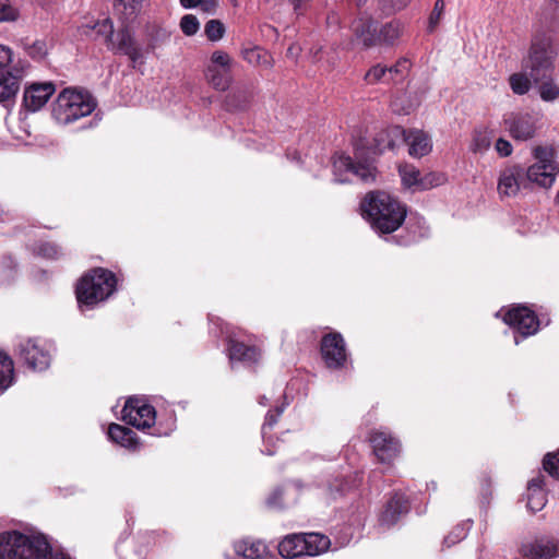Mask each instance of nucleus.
<instances>
[{
    "label": "nucleus",
    "mask_w": 559,
    "mask_h": 559,
    "mask_svg": "<svg viewBox=\"0 0 559 559\" xmlns=\"http://www.w3.org/2000/svg\"><path fill=\"white\" fill-rule=\"evenodd\" d=\"M235 551L245 559H262L266 554V546L260 540H240L235 544Z\"/></svg>",
    "instance_id": "obj_28"
},
{
    "label": "nucleus",
    "mask_w": 559,
    "mask_h": 559,
    "mask_svg": "<svg viewBox=\"0 0 559 559\" xmlns=\"http://www.w3.org/2000/svg\"><path fill=\"white\" fill-rule=\"evenodd\" d=\"M231 58L223 50H215L210 58L207 66H214L215 68L231 70Z\"/></svg>",
    "instance_id": "obj_42"
},
{
    "label": "nucleus",
    "mask_w": 559,
    "mask_h": 559,
    "mask_svg": "<svg viewBox=\"0 0 559 559\" xmlns=\"http://www.w3.org/2000/svg\"><path fill=\"white\" fill-rule=\"evenodd\" d=\"M491 141H492V131H490L488 128L475 129L472 134L469 150L474 154H484L491 146Z\"/></svg>",
    "instance_id": "obj_32"
},
{
    "label": "nucleus",
    "mask_w": 559,
    "mask_h": 559,
    "mask_svg": "<svg viewBox=\"0 0 559 559\" xmlns=\"http://www.w3.org/2000/svg\"><path fill=\"white\" fill-rule=\"evenodd\" d=\"M556 200H557V202H559V190H558V193L556 195Z\"/></svg>",
    "instance_id": "obj_62"
},
{
    "label": "nucleus",
    "mask_w": 559,
    "mask_h": 559,
    "mask_svg": "<svg viewBox=\"0 0 559 559\" xmlns=\"http://www.w3.org/2000/svg\"><path fill=\"white\" fill-rule=\"evenodd\" d=\"M357 2V5H361L362 3L366 2V0H355Z\"/></svg>",
    "instance_id": "obj_60"
},
{
    "label": "nucleus",
    "mask_w": 559,
    "mask_h": 559,
    "mask_svg": "<svg viewBox=\"0 0 559 559\" xmlns=\"http://www.w3.org/2000/svg\"><path fill=\"white\" fill-rule=\"evenodd\" d=\"M495 150L501 157H508L512 154L513 147L510 141L499 138L495 143Z\"/></svg>",
    "instance_id": "obj_50"
},
{
    "label": "nucleus",
    "mask_w": 559,
    "mask_h": 559,
    "mask_svg": "<svg viewBox=\"0 0 559 559\" xmlns=\"http://www.w3.org/2000/svg\"><path fill=\"white\" fill-rule=\"evenodd\" d=\"M306 549L302 533L288 535L278 545V552L284 558L305 556Z\"/></svg>",
    "instance_id": "obj_25"
},
{
    "label": "nucleus",
    "mask_w": 559,
    "mask_h": 559,
    "mask_svg": "<svg viewBox=\"0 0 559 559\" xmlns=\"http://www.w3.org/2000/svg\"><path fill=\"white\" fill-rule=\"evenodd\" d=\"M362 215L380 234H391L400 228L406 217V207L383 191L370 192L361 202Z\"/></svg>",
    "instance_id": "obj_1"
},
{
    "label": "nucleus",
    "mask_w": 559,
    "mask_h": 559,
    "mask_svg": "<svg viewBox=\"0 0 559 559\" xmlns=\"http://www.w3.org/2000/svg\"><path fill=\"white\" fill-rule=\"evenodd\" d=\"M524 168L520 165H513L504 168L498 179V193L501 198H513L518 195L522 187Z\"/></svg>",
    "instance_id": "obj_18"
},
{
    "label": "nucleus",
    "mask_w": 559,
    "mask_h": 559,
    "mask_svg": "<svg viewBox=\"0 0 559 559\" xmlns=\"http://www.w3.org/2000/svg\"><path fill=\"white\" fill-rule=\"evenodd\" d=\"M407 132L400 126H393L380 132L376 138L378 151L382 153L385 150H393L400 143L406 142Z\"/></svg>",
    "instance_id": "obj_23"
},
{
    "label": "nucleus",
    "mask_w": 559,
    "mask_h": 559,
    "mask_svg": "<svg viewBox=\"0 0 559 559\" xmlns=\"http://www.w3.org/2000/svg\"><path fill=\"white\" fill-rule=\"evenodd\" d=\"M242 58L252 66L270 68L272 66L271 56L260 47L246 48L241 52Z\"/></svg>",
    "instance_id": "obj_35"
},
{
    "label": "nucleus",
    "mask_w": 559,
    "mask_h": 559,
    "mask_svg": "<svg viewBox=\"0 0 559 559\" xmlns=\"http://www.w3.org/2000/svg\"><path fill=\"white\" fill-rule=\"evenodd\" d=\"M229 359L230 361H242V362H255L260 357V352L258 348L252 346H247L243 343L235 342L233 340L229 341Z\"/></svg>",
    "instance_id": "obj_26"
},
{
    "label": "nucleus",
    "mask_w": 559,
    "mask_h": 559,
    "mask_svg": "<svg viewBox=\"0 0 559 559\" xmlns=\"http://www.w3.org/2000/svg\"><path fill=\"white\" fill-rule=\"evenodd\" d=\"M506 130L516 141H528L542 128V117L534 111H513L503 116Z\"/></svg>",
    "instance_id": "obj_7"
},
{
    "label": "nucleus",
    "mask_w": 559,
    "mask_h": 559,
    "mask_svg": "<svg viewBox=\"0 0 559 559\" xmlns=\"http://www.w3.org/2000/svg\"><path fill=\"white\" fill-rule=\"evenodd\" d=\"M326 24L329 27H337L338 24H340V16L338 14L332 12L331 14L328 15L326 17Z\"/></svg>",
    "instance_id": "obj_56"
},
{
    "label": "nucleus",
    "mask_w": 559,
    "mask_h": 559,
    "mask_svg": "<svg viewBox=\"0 0 559 559\" xmlns=\"http://www.w3.org/2000/svg\"><path fill=\"white\" fill-rule=\"evenodd\" d=\"M230 72L231 70L207 66L205 69V78L209 84H211L215 90L226 91L231 83Z\"/></svg>",
    "instance_id": "obj_30"
},
{
    "label": "nucleus",
    "mask_w": 559,
    "mask_h": 559,
    "mask_svg": "<svg viewBox=\"0 0 559 559\" xmlns=\"http://www.w3.org/2000/svg\"><path fill=\"white\" fill-rule=\"evenodd\" d=\"M321 355L325 365L331 369L344 366L346 361V347L340 333H329L321 341Z\"/></svg>",
    "instance_id": "obj_15"
},
{
    "label": "nucleus",
    "mask_w": 559,
    "mask_h": 559,
    "mask_svg": "<svg viewBox=\"0 0 559 559\" xmlns=\"http://www.w3.org/2000/svg\"><path fill=\"white\" fill-rule=\"evenodd\" d=\"M122 419L138 429L145 430L152 428L156 420L155 408L139 399L127 401L122 409Z\"/></svg>",
    "instance_id": "obj_10"
},
{
    "label": "nucleus",
    "mask_w": 559,
    "mask_h": 559,
    "mask_svg": "<svg viewBox=\"0 0 559 559\" xmlns=\"http://www.w3.org/2000/svg\"><path fill=\"white\" fill-rule=\"evenodd\" d=\"M117 280L112 272L97 267L85 274L76 286L79 304L94 306L106 300L116 289Z\"/></svg>",
    "instance_id": "obj_5"
},
{
    "label": "nucleus",
    "mask_w": 559,
    "mask_h": 559,
    "mask_svg": "<svg viewBox=\"0 0 559 559\" xmlns=\"http://www.w3.org/2000/svg\"><path fill=\"white\" fill-rule=\"evenodd\" d=\"M544 476L539 475L530 480L527 487V508L532 512L540 511L546 504V495L543 490Z\"/></svg>",
    "instance_id": "obj_24"
},
{
    "label": "nucleus",
    "mask_w": 559,
    "mask_h": 559,
    "mask_svg": "<svg viewBox=\"0 0 559 559\" xmlns=\"http://www.w3.org/2000/svg\"><path fill=\"white\" fill-rule=\"evenodd\" d=\"M508 81L511 91L515 95L520 96L527 94L532 87V82H534L530 73L525 70L524 72H516L511 74Z\"/></svg>",
    "instance_id": "obj_34"
},
{
    "label": "nucleus",
    "mask_w": 559,
    "mask_h": 559,
    "mask_svg": "<svg viewBox=\"0 0 559 559\" xmlns=\"http://www.w3.org/2000/svg\"><path fill=\"white\" fill-rule=\"evenodd\" d=\"M107 47L115 52L128 56L133 62H136L142 57L140 48L135 45L133 37L127 28H121L116 35H112Z\"/></svg>",
    "instance_id": "obj_20"
},
{
    "label": "nucleus",
    "mask_w": 559,
    "mask_h": 559,
    "mask_svg": "<svg viewBox=\"0 0 559 559\" xmlns=\"http://www.w3.org/2000/svg\"><path fill=\"white\" fill-rule=\"evenodd\" d=\"M313 62H317V63H322L323 66H325L328 69H332L334 68V66L336 64V58L335 56H329L328 52L323 51L322 48H319L314 53H313Z\"/></svg>",
    "instance_id": "obj_48"
},
{
    "label": "nucleus",
    "mask_w": 559,
    "mask_h": 559,
    "mask_svg": "<svg viewBox=\"0 0 559 559\" xmlns=\"http://www.w3.org/2000/svg\"><path fill=\"white\" fill-rule=\"evenodd\" d=\"M26 68V63L17 61L10 68L0 69V104L3 107L9 108L14 105Z\"/></svg>",
    "instance_id": "obj_8"
},
{
    "label": "nucleus",
    "mask_w": 559,
    "mask_h": 559,
    "mask_svg": "<svg viewBox=\"0 0 559 559\" xmlns=\"http://www.w3.org/2000/svg\"><path fill=\"white\" fill-rule=\"evenodd\" d=\"M538 84V94L543 102L552 103L559 99V84L550 76L542 80Z\"/></svg>",
    "instance_id": "obj_36"
},
{
    "label": "nucleus",
    "mask_w": 559,
    "mask_h": 559,
    "mask_svg": "<svg viewBox=\"0 0 559 559\" xmlns=\"http://www.w3.org/2000/svg\"><path fill=\"white\" fill-rule=\"evenodd\" d=\"M373 452L381 462H389L400 452V442L390 432L379 430L370 437Z\"/></svg>",
    "instance_id": "obj_19"
},
{
    "label": "nucleus",
    "mask_w": 559,
    "mask_h": 559,
    "mask_svg": "<svg viewBox=\"0 0 559 559\" xmlns=\"http://www.w3.org/2000/svg\"><path fill=\"white\" fill-rule=\"evenodd\" d=\"M350 31L365 48L374 46L393 47L402 38L405 24L401 20L394 19L378 28L371 16L361 14L352 21Z\"/></svg>",
    "instance_id": "obj_2"
},
{
    "label": "nucleus",
    "mask_w": 559,
    "mask_h": 559,
    "mask_svg": "<svg viewBox=\"0 0 559 559\" xmlns=\"http://www.w3.org/2000/svg\"><path fill=\"white\" fill-rule=\"evenodd\" d=\"M96 107L94 98L76 88H64L52 107V117L60 124L72 123L91 115Z\"/></svg>",
    "instance_id": "obj_4"
},
{
    "label": "nucleus",
    "mask_w": 559,
    "mask_h": 559,
    "mask_svg": "<svg viewBox=\"0 0 559 559\" xmlns=\"http://www.w3.org/2000/svg\"><path fill=\"white\" fill-rule=\"evenodd\" d=\"M304 538L305 547H307L305 556H318L326 551L331 544L328 536L319 533L304 534Z\"/></svg>",
    "instance_id": "obj_31"
},
{
    "label": "nucleus",
    "mask_w": 559,
    "mask_h": 559,
    "mask_svg": "<svg viewBox=\"0 0 559 559\" xmlns=\"http://www.w3.org/2000/svg\"><path fill=\"white\" fill-rule=\"evenodd\" d=\"M333 173L335 181L340 183L349 182L356 177L364 182L374 180V168L369 164H356L349 156L340 154L333 157Z\"/></svg>",
    "instance_id": "obj_9"
},
{
    "label": "nucleus",
    "mask_w": 559,
    "mask_h": 559,
    "mask_svg": "<svg viewBox=\"0 0 559 559\" xmlns=\"http://www.w3.org/2000/svg\"><path fill=\"white\" fill-rule=\"evenodd\" d=\"M14 380V366L11 357L0 350V390H7Z\"/></svg>",
    "instance_id": "obj_33"
},
{
    "label": "nucleus",
    "mask_w": 559,
    "mask_h": 559,
    "mask_svg": "<svg viewBox=\"0 0 559 559\" xmlns=\"http://www.w3.org/2000/svg\"><path fill=\"white\" fill-rule=\"evenodd\" d=\"M299 50L300 48L297 46V45H290L288 48H287V57L290 58V59H296L299 55Z\"/></svg>",
    "instance_id": "obj_57"
},
{
    "label": "nucleus",
    "mask_w": 559,
    "mask_h": 559,
    "mask_svg": "<svg viewBox=\"0 0 559 559\" xmlns=\"http://www.w3.org/2000/svg\"><path fill=\"white\" fill-rule=\"evenodd\" d=\"M27 535L17 531L0 534V559H29L27 555Z\"/></svg>",
    "instance_id": "obj_16"
},
{
    "label": "nucleus",
    "mask_w": 559,
    "mask_h": 559,
    "mask_svg": "<svg viewBox=\"0 0 559 559\" xmlns=\"http://www.w3.org/2000/svg\"><path fill=\"white\" fill-rule=\"evenodd\" d=\"M37 252L41 257L48 259H56L59 255V248L53 243L45 242L38 247Z\"/></svg>",
    "instance_id": "obj_49"
},
{
    "label": "nucleus",
    "mask_w": 559,
    "mask_h": 559,
    "mask_svg": "<svg viewBox=\"0 0 559 559\" xmlns=\"http://www.w3.org/2000/svg\"><path fill=\"white\" fill-rule=\"evenodd\" d=\"M180 28L185 35L193 36L200 28L199 20L192 14H186L180 20Z\"/></svg>",
    "instance_id": "obj_45"
},
{
    "label": "nucleus",
    "mask_w": 559,
    "mask_h": 559,
    "mask_svg": "<svg viewBox=\"0 0 559 559\" xmlns=\"http://www.w3.org/2000/svg\"><path fill=\"white\" fill-rule=\"evenodd\" d=\"M201 2L202 0H180V4L186 9L195 8Z\"/></svg>",
    "instance_id": "obj_58"
},
{
    "label": "nucleus",
    "mask_w": 559,
    "mask_h": 559,
    "mask_svg": "<svg viewBox=\"0 0 559 559\" xmlns=\"http://www.w3.org/2000/svg\"><path fill=\"white\" fill-rule=\"evenodd\" d=\"M108 437L111 441L128 449L138 448L136 435L129 428L118 424H111L108 428Z\"/></svg>",
    "instance_id": "obj_27"
},
{
    "label": "nucleus",
    "mask_w": 559,
    "mask_h": 559,
    "mask_svg": "<svg viewBox=\"0 0 559 559\" xmlns=\"http://www.w3.org/2000/svg\"><path fill=\"white\" fill-rule=\"evenodd\" d=\"M558 48L550 35L545 33L533 36L526 55L522 59V69L527 71L534 83L552 75Z\"/></svg>",
    "instance_id": "obj_3"
},
{
    "label": "nucleus",
    "mask_w": 559,
    "mask_h": 559,
    "mask_svg": "<svg viewBox=\"0 0 559 559\" xmlns=\"http://www.w3.org/2000/svg\"><path fill=\"white\" fill-rule=\"evenodd\" d=\"M55 92L56 86L51 82H36L27 85L23 95L25 108L29 111L39 110L47 104Z\"/></svg>",
    "instance_id": "obj_17"
},
{
    "label": "nucleus",
    "mask_w": 559,
    "mask_h": 559,
    "mask_svg": "<svg viewBox=\"0 0 559 559\" xmlns=\"http://www.w3.org/2000/svg\"><path fill=\"white\" fill-rule=\"evenodd\" d=\"M412 0H379V7L385 14H393L405 9Z\"/></svg>",
    "instance_id": "obj_43"
},
{
    "label": "nucleus",
    "mask_w": 559,
    "mask_h": 559,
    "mask_svg": "<svg viewBox=\"0 0 559 559\" xmlns=\"http://www.w3.org/2000/svg\"><path fill=\"white\" fill-rule=\"evenodd\" d=\"M206 37L212 41H217L223 38L225 34V26L218 20H210L204 28Z\"/></svg>",
    "instance_id": "obj_41"
},
{
    "label": "nucleus",
    "mask_w": 559,
    "mask_h": 559,
    "mask_svg": "<svg viewBox=\"0 0 559 559\" xmlns=\"http://www.w3.org/2000/svg\"><path fill=\"white\" fill-rule=\"evenodd\" d=\"M22 46L24 51L35 60L44 59L48 51L47 44L43 39H36L32 43L23 40Z\"/></svg>",
    "instance_id": "obj_39"
},
{
    "label": "nucleus",
    "mask_w": 559,
    "mask_h": 559,
    "mask_svg": "<svg viewBox=\"0 0 559 559\" xmlns=\"http://www.w3.org/2000/svg\"><path fill=\"white\" fill-rule=\"evenodd\" d=\"M409 510L408 500L402 493H395L386 503L384 511L380 516L382 525L391 526L397 522L402 514Z\"/></svg>",
    "instance_id": "obj_21"
},
{
    "label": "nucleus",
    "mask_w": 559,
    "mask_h": 559,
    "mask_svg": "<svg viewBox=\"0 0 559 559\" xmlns=\"http://www.w3.org/2000/svg\"><path fill=\"white\" fill-rule=\"evenodd\" d=\"M20 358L33 370L43 371L50 364V353L46 344L34 338H26L17 346Z\"/></svg>",
    "instance_id": "obj_11"
},
{
    "label": "nucleus",
    "mask_w": 559,
    "mask_h": 559,
    "mask_svg": "<svg viewBox=\"0 0 559 559\" xmlns=\"http://www.w3.org/2000/svg\"><path fill=\"white\" fill-rule=\"evenodd\" d=\"M364 80L367 84L391 83L388 67L380 63L371 67L365 74Z\"/></svg>",
    "instance_id": "obj_38"
},
{
    "label": "nucleus",
    "mask_w": 559,
    "mask_h": 559,
    "mask_svg": "<svg viewBox=\"0 0 559 559\" xmlns=\"http://www.w3.org/2000/svg\"><path fill=\"white\" fill-rule=\"evenodd\" d=\"M199 5L202 7L203 11L212 12L215 10L216 0H202V2Z\"/></svg>",
    "instance_id": "obj_55"
},
{
    "label": "nucleus",
    "mask_w": 559,
    "mask_h": 559,
    "mask_svg": "<svg viewBox=\"0 0 559 559\" xmlns=\"http://www.w3.org/2000/svg\"><path fill=\"white\" fill-rule=\"evenodd\" d=\"M13 62V51L10 47L0 45V69L9 67Z\"/></svg>",
    "instance_id": "obj_51"
},
{
    "label": "nucleus",
    "mask_w": 559,
    "mask_h": 559,
    "mask_svg": "<svg viewBox=\"0 0 559 559\" xmlns=\"http://www.w3.org/2000/svg\"><path fill=\"white\" fill-rule=\"evenodd\" d=\"M120 2L126 9H130L131 12H134L136 7L140 4V0H117Z\"/></svg>",
    "instance_id": "obj_54"
},
{
    "label": "nucleus",
    "mask_w": 559,
    "mask_h": 559,
    "mask_svg": "<svg viewBox=\"0 0 559 559\" xmlns=\"http://www.w3.org/2000/svg\"><path fill=\"white\" fill-rule=\"evenodd\" d=\"M444 11V1L437 0L428 19V32H433L438 26Z\"/></svg>",
    "instance_id": "obj_46"
},
{
    "label": "nucleus",
    "mask_w": 559,
    "mask_h": 559,
    "mask_svg": "<svg viewBox=\"0 0 559 559\" xmlns=\"http://www.w3.org/2000/svg\"><path fill=\"white\" fill-rule=\"evenodd\" d=\"M533 157L535 163L524 170L526 179L542 188H551L559 173L555 150L551 146H535L533 148Z\"/></svg>",
    "instance_id": "obj_6"
},
{
    "label": "nucleus",
    "mask_w": 559,
    "mask_h": 559,
    "mask_svg": "<svg viewBox=\"0 0 559 559\" xmlns=\"http://www.w3.org/2000/svg\"><path fill=\"white\" fill-rule=\"evenodd\" d=\"M444 542H445L447 544L451 545V544H454L456 540H455V539H452V538H451V536H448V537L444 539Z\"/></svg>",
    "instance_id": "obj_59"
},
{
    "label": "nucleus",
    "mask_w": 559,
    "mask_h": 559,
    "mask_svg": "<svg viewBox=\"0 0 559 559\" xmlns=\"http://www.w3.org/2000/svg\"><path fill=\"white\" fill-rule=\"evenodd\" d=\"M13 278V270L8 266V269L0 271V283L7 284L10 280Z\"/></svg>",
    "instance_id": "obj_53"
},
{
    "label": "nucleus",
    "mask_w": 559,
    "mask_h": 559,
    "mask_svg": "<svg viewBox=\"0 0 559 559\" xmlns=\"http://www.w3.org/2000/svg\"><path fill=\"white\" fill-rule=\"evenodd\" d=\"M83 29L85 34H88V31H95L98 36H102L106 44L111 40L114 35V23L109 17L103 19L100 21L95 22L94 24H85L83 25Z\"/></svg>",
    "instance_id": "obj_37"
},
{
    "label": "nucleus",
    "mask_w": 559,
    "mask_h": 559,
    "mask_svg": "<svg viewBox=\"0 0 559 559\" xmlns=\"http://www.w3.org/2000/svg\"><path fill=\"white\" fill-rule=\"evenodd\" d=\"M391 83L401 82L411 70V62L407 59H400L394 66L389 67Z\"/></svg>",
    "instance_id": "obj_40"
},
{
    "label": "nucleus",
    "mask_w": 559,
    "mask_h": 559,
    "mask_svg": "<svg viewBox=\"0 0 559 559\" xmlns=\"http://www.w3.org/2000/svg\"><path fill=\"white\" fill-rule=\"evenodd\" d=\"M543 467L551 477L559 479V451L548 453L544 457Z\"/></svg>",
    "instance_id": "obj_44"
},
{
    "label": "nucleus",
    "mask_w": 559,
    "mask_h": 559,
    "mask_svg": "<svg viewBox=\"0 0 559 559\" xmlns=\"http://www.w3.org/2000/svg\"><path fill=\"white\" fill-rule=\"evenodd\" d=\"M406 143L408 144V153L413 157L426 156L432 150L431 139L423 130H409Z\"/></svg>",
    "instance_id": "obj_22"
},
{
    "label": "nucleus",
    "mask_w": 559,
    "mask_h": 559,
    "mask_svg": "<svg viewBox=\"0 0 559 559\" xmlns=\"http://www.w3.org/2000/svg\"><path fill=\"white\" fill-rule=\"evenodd\" d=\"M281 413H282V409L277 408L275 412H269L266 414L265 421L262 427L263 437L266 436V429L272 428L276 424L277 418L280 417Z\"/></svg>",
    "instance_id": "obj_52"
},
{
    "label": "nucleus",
    "mask_w": 559,
    "mask_h": 559,
    "mask_svg": "<svg viewBox=\"0 0 559 559\" xmlns=\"http://www.w3.org/2000/svg\"><path fill=\"white\" fill-rule=\"evenodd\" d=\"M503 321L524 337L535 334L539 329L536 314L524 306H518L509 310L503 316Z\"/></svg>",
    "instance_id": "obj_14"
},
{
    "label": "nucleus",
    "mask_w": 559,
    "mask_h": 559,
    "mask_svg": "<svg viewBox=\"0 0 559 559\" xmlns=\"http://www.w3.org/2000/svg\"><path fill=\"white\" fill-rule=\"evenodd\" d=\"M27 555L36 559H49L51 555V547L46 537L41 534L27 535Z\"/></svg>",
    "instance_id": "obj_29"
},
{
    "label": "nucleus",
    "mask_w": 559,
    "mask_h": 559,
    "mask_svg": "<svg viewBox=\"0 0 559 559\" xmlns=\"http://www.w3.org/2000/svg\"><path fill=\"white\" fill-rule=\"evenodd\" d=\"M234 5H237V0H230Z\"/></svg>",
    "instance_id": "obj_61"
},
{
    "label": "nucleus",
    "mask_w": 559,
    "mask_h": 559,
    "mask_svg": "<svg viewBox=\"0 0 559 559\" xmlns=\"http://www.w3.org/2000/svg\"><path fill=\"white\" fill-rule=\"evenodd\" d=\"M399 173L403 186L414 191L428 190L442 185L444 181L443 175L429 173L421 176L420 171L409 164L401 165Z\"/></svg>",
    "instance_id": "obj_13"
},
{
    "label": "nucleus",
    "mask_w": 559,
    "mask_h": 559,
    "mask_svg": "<svg viewBox=\"0 0 559 559\" xmlns=\"http://www.w3.org/2000/svg\"><path fill=\"white\" fill-rule=\"evenodd\" d=\"M524 559H555L559 556V542L547 537H533L524 539L519 548Z\"/></svg>",
    "instance_id": "obj_12"
},
{
    "label": "nucleus",
    "mask_w": 559,
    "mask_h": 559,
    "mask_svg": "<svg viewBox=\"0 0 559 559\" xmlns=\"http://www.w3.org/2000/svg\"><path fill=\"white\" fill-rule=\"evenodd\" d=\"M19 10L7 1H0V23L14 22L19 19Z\"/></svg>",
    "instance_id": "obj_47"
}]
</instances>
